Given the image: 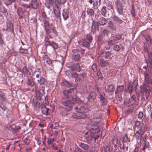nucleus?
Wrapping results in <instances>:
<instances>
[{
  "mask_svg": "<svg viewBox=\"0 0 152 152\" xmlns=\"http://www.w3.org/2000/svg\"><path fill=\"white\" fill-rule=\"evenodd\" d=\"M93 37L90 34H88L86 37V39L90 42L92 39Z\"/></svg>",
  "mask_w": 152,
  "mask_h": 152,
  "instance_id": "obj_60",
  "label": "nucleus"
},
{
  "mask_svg": "<svg viewBox=\"0 0 152 152\" xmlns=\"http://www.w3.org/2000/svg\"><path fill=\"white\" fill-rule=\"evenodd\" d=\"M100 64L102 67H104L107 65L109 63L108 61H105L104 59H101L100 60Z\"/></svg>",
  "mask_w": 152,
  "mask_h": 152,
  "instance_id": "obj_31",
  "label": "nucleus"
},
{
  "mask_svg": "<svg viewBox=\"0 0 152 152\" xmlns=\"http://www.w3.org/2000/svg\"><path fill=\"white\" fill-rule=\"evenodd\" d=\"M1 12L4 14H8L6 8L2 5V3L1 0H0V13ZM1 14L0 15V16H1Z\"/></svg>",
  "mask_w": 152,
  "mask_h": 152,
  "instance_id": "obj_22",
  "label": "nucleus"
},
{
  "mask_svg": "<svg viewBox=\"0 0 152 152\" xmlns=\"http://www.w3.org/2000/svg\"><path fill=\"white\" fill-rule=\"evenodd\" d=\"M20 53L26 54L28 53V51L26 49H24L21 47L20 49Z\"/></svg>",
  "mask_w": 152,
  "mask_h": 152,
  "instance_id": "obj_54",
  "label": "nucleus"
},
{
  "mask_svg": "<svg viewBox=\"0 0 152 152\" xmlns=\"http://www.w3.org/2000/svg\"><path fill=\"white\" fill-rule=\"evenodd\" d=\"M61 84L62 85H65L67 87H70L72 86V84L71 83H69L68 81L65 80H63Z\"/></svg>",
  "mask_w": 152,
  "mask_h": 152,
  "instance_id": "obj_35",
  "label": "nucleus"
},
{
  "mask_svg": "<svg viewBox=\"0 0 152 152\" xmlns=\"http://www.w3.org/2000/svg\"><path fill=\"white\" fill-rule=\"evenodd\" d=\"M112 18L114 21L116 22L117 23L119 24H121L124 22V21L119 19V18L116 16H114L112 17Z\"/></svg>",
  "mask_w": 152,
  "mask_h": 152,
  "instance_id": "obj_25",
  "label": "nucleus"
},
{
  "mask_svg": "<svg viewBox=\"0 0 152 152\" xmlns=\"http://www.w3.org/2000/svg\"><path fill=\"white\" fill-rule=\"evenodd\" d=\"M87 12L88 15L92 16L94 15V11L92 8H87Z\"/></svg>",
  "mask_w": 152,
  "mask_h": 152,
  "instance_id": "obj_32",
  "label": "nucleus"
},
{
  "mask_svg": "<svg viewBox=\"0 0 152 152\" xmlns=\"http://www.w3.org/2000/svg\"><path fill=\"white\" fill-rule=\"evenodd\" d=\"M45 87L43 86L40 87L39 94L41 96H43L45 94Z\"/></svg>",
  "mask_w": 152,
  "mask_h": 152,
  "instance_id": "obj_42",
  "label": "nucleus"
},
{
  "mask_svg": "<svg viewBox=\"0 0 152 152\" xmlns=\"http://www.w3.org/2000/svg\"><path fill=\"white\" fill-rule=\"evenodd\" d=\"M115 6L118 13L120 15L123 13V8L122 4L119 0H117L115 2Z\"/></svg>",
  "mask_w": 152,
  "mask_h": 152,
  "instance_id": "obj_4",
  "label": "nucleus"
},
{
  "mask_svg": "<svg viewBox=\"0 0 152 152\" xmlns=\"http://www.w3.org/2000/svg\"><path fill=\"white\" fill-rule=\"evenodd\" d=\"M123 141L122 142L123 144L120 145V148L124 150L125 148V144L124 143H127L128 142H130V138H129L127 134H124L123 136Z\"/></svg>",
  "mask_w": 152,
  "mask_h": 152,
  "instance_id": "obj_7",
  "label": "nucleus"
},
{
  "mask_svg": "<svg viewBox=\"0 0 152 152\" xmlns=\"http://www.w3.org/2000/svg\"><path fill=\"white\" fill-rule=\"evenodd\" d=\"M38 83L40 84V85L42 86L45 85L46 82V80L43 77L41 76L37 80Z\"/></svg>",
  "mask_w": 152,
  "mask_h": 152,
  "instance_id": "obj_28",
  "label": "nucleus"
},
{
  "mask_svg": "<svg viewBox=\"0 0 152 152\" xmlns=\"http://www.w3.org/2000/svg\"><path fill=\"white\" fill-rule=\"evenodd\" d=\"M99 98L100 99V102L102 104V105H107V101L105 97L102 95L101 94H99Z\"/></svg>",
  "mask_w": 152,
  "mask_h": 152,
  "instance_id": "obj_17",
  "label": "nucleus"
},
{
  "mask_svg": "<svg viewBox=\"0 0 152 152\" xmlns=\"http://www.w3.org/2000/svg\"><path fill=\"white\" fill-rule=\"evenodd\" d=\"M108 27L112 31H115L116 30V26L110 20L108 22Z\"/></svg>",
  "mask_w": 152,
  "mask_h": 152,
  "instance_id": "obj_26",
  "label": "nucleus"
},
{
  "mask_svg": "<svg viewBox=\"0 0 152 152\" xmlns=\"http://www.w3.org/2000/svg\"><path fill=\"white\" fill-rule=\"evenodd\" d=\"M138 86V80H134L133 82H130L129 83L127 86V89L130 94L132 93L133 90L134 88H135V89Z\"/></svg>",
  "mask_w": 152,
  "mask_h": 152,
  "instance_id": "obj_3",
  "label": "nucleus"
},
{
  "mask_svg": "<svg viewBox=\"0 0 152 152\" xmlns=\"http://www.w3.org/2000/svg\"><path fill=\"white\" fill-rule=\"evenodd\" d=\"M6 100L4 94L0 92V102H4Z\"/></svg>",
  "mask_w": 152,
  "mask_h": 152,
  "instance_id": "obj_39",
  "label": "nucleus"
},
{
  "mask_svg": "<svg viewBox=\"0 0 152 152\" xmlns=\"http://www.w3.org/2000/svg\"><path fill=\"white\" fill-rule=\"evenodd\" d=\"M62 16L65 20H66L69 18V11L68 10L64 9L63 10Z\"/></svg>",
  "mask_w": 152,
  "mask_h": 152,
  "instance_id": "obj_24",
  "label": "nucleus"
},
{
  "mask_svg": "<svg viewBox=\"0 0 152 152\" xmlns=\"http://www.w3.org/2000/svg\"><path fill=\"white\" fill-rule=\"evenodd\" d=\"M45 6L48 9H49L52 6L56 8L55 4V0H46Z\"/></svg>",
  "mask_w": 152,
  "mask_h": 152,
  "instance_id": "obj_14",
  "label": "nucleus"
},
{
  "mask_svg": "<svg viewBox=\"0 0 152 152\" xmlns=\"http://www.w3.org/2000/svg\"><path fill=\"white\" fill-rule=\"evenodd\" d=\"M143 116V113L142 112L140 111L137 114V117L139 119H141Z\"/></svg>",
  "mask_w": 152,
  "mask_h": 152,
  "instance_id": "obj_61",
  "label": "nucleus"
},
{
  "mask_svg": "<svg viewBox=\"0 0 152 152\" xmlns=\"http://www.w3.org/2000/svg\"><path fill=\"white\" fill-rule=\"evenodd\" d=\"M78 43L81 46L85 47L88 48L90 46V42L86 39H82L79 41Z\"/></svg>",
  "mask_w": 152,
  "mask_h": 152,
  "instance_id": "obj_9",
  "label": "nucleus"
},
{
  "mask_svg": "<svg viewBox=\"0 0 152 152\" xmlns=\"http://www.w3.org/2000/svg\"><path fill=\"white\" fill-rule=\"evenodd\" d=\"M76 70L78 72H80L81 70V68L80 66V65L78 64H77L74 65Z\"/></svg>",
  "mask_w": 152,
  "mask_h": 152,
  "instance_id": "obj_50",
  "label": "nucleus"
},
{
  "mask_svg": "<svg viewBox=\"0 0 152 152\" xmlns=\"http://www.w3.org/2000/svg\"><path fill=\"white\" fill-rule=\"evenodd\" d=\"M121 37L122 36L121 35L117 34L113 36L112 38L117 43L118 42L117 41L119 40Z\"/></svg>",
  "mask_w": 152,
  "mask_h": 152,
  "instance_id": "obj_38",
  "label": "nucleus"
},
{
  "mask_svg": "<svg viewBox=\"0 0 152 152\" xmlns=\"http://www.w3.org/2000/svg\"><path fill=\"white\" fill-rule=\"evenodd\" d=\"M80 146L82 148L85 150H88L89 148V146L88 145L82 142L80 144Z\"/></svg>",
  "mask_w": 152,
  "mask_h": 152,
  "instance_id": "obj_43",
  "label": "nucleus"
},
{
  "mask_svg": "<svg viewBox=\"0 0 152 152\" xmlns=\"http://www.w3.org/2000/svg\"><path fill=\"white\" fill-rule=\"evenodd\" d=\"M12 2L8 1V0H6L4 1V3L6 5V6H8L10 5Z\"/></svg>",
  "mask_w": 152,
  "mask_h": 152,
  "instance_id": "obj_63",
  "label": "nucleus"
},
{
  "mask_svg": "<svg viewBox=\"0 0 152 152\" xmlns=\"http://www.w3.org/2000/svg\"><path fill=\"white\" fill-rule=\"evenodd\" d=\"M110 144L107 143L106 147L103 146L100 148L101 152H110Z\"/></svg>",
  "mask_w": 152,
  "mask_h": 152,
  "instance_id": "obj_19",
  "label": "nucleus"
},
{
  "mask_svg": "<svg viewBox=\"0 0 152 152\" xmlns=\"http://www.w3.org/2000/svg\"><path fill=\"white\" fill-rule=\"evenodd\" d=\"M107 12L106 7L104 6L101 10V14L104 16H106V13Z\"/></svg>",
  "mask_w": 152,
  "mask_h": 152,
  "instance_id": "obj_37",
  "label": "nucleus"
},
{
  "mask_svg": "<svg viewBox=\"0 0 152 152\" xmlns=\"http://www.w3.org/2000/svg\"><path fill=\"white\" fill-rule=\"evenodd\" d=\"M109 34L110 31L107 29L104 30L102 32V34L104 36L106 35L107 36H108Z\"/></svg>",
  "mask_w": 152,
  "mask_h": 152,
  "instance_id": "obj_55",
  "label": "nucleus"
},
{
  "mask_svg": "<svg viewBox=\"0 0 152 152\" xmlns=\"http://www.w3.org/2000/svg\"><path fill=\"white\" fill-rule=\"evenodd\" d=\"M111 53L110 51H106L104 53V57L106 58H108L111 56Z\"/></svg>",
  "mask_w": 152,
  "mask_h": 152,
  "instance_id": "obj_51",
  "label": "nucleus"
},
{
  "mask_svg": "<svg viewBox=\"0 0 152 152\" xmlns=\"http://www.w3.org/2000/svg\"><path fill=\"white\" fill-rule=\"evenodd\" d=\"M114 86L113 85H110L107 88V90L110 92H113L115 90Z\"/></svg>",
  "mask_w": 152,
  "mask_h": 152,
  "instance_id": "obj_40",
  "label": "nucleus"
},
{
  "mask_svg": "<svg viewBox=\"0 0 152 152\" xmlns=\"http://www.w3.org/2000/svg\"><path fill=\"white\" fill-rule=\"evenodd\" d=\"M131 12L132 15V16L134 17L135 16L136 14L135 11L134 10V4H133L132 6V7L131 11Z\"/></svg>",
  "mask_w": 152,
  "mask_h": 152,
  "instance_id": "obj_56",
  "label": "nucleus"
},
{
  "mask_svg": "<svg viewBox=\"0 0 152 152\" xmlns=\"http://www.w3.org/2000/svg\"><path fill=\"white\" fill-rule=\"evenodd\" d=\"M81 151H82L81 149L80 148L77 147L74 150V152H81Z\"/></svg>",
  "mask_w": 152,
  "mask_h": 152,
  "instance_id": "obj_64",
  "label": "nucleus"
},
{
  "mask_svg": "<svg viewBox=\"0 0 152 152\" xmlns=\"http://www.w3.org/2000/svg\"><path fill=\"white\" fill-rule=\"evenodd\" d=\"M99 25L98 22L95 20L92 22V26L91 28V31L94 34V32L97 30L99 29Z\"/></svg>",
  "mask_w": 152,
  "mask_h": 152,
  "instance_id": "obj_13",
  "label": "nucleus"
},
{
  "mask_svg": "<svg viewBox=\"0 0 152 152\" xmlns=\"http://www.w3.org/2000/svg\"><path fill=\"white\" fill-rule=\"evenodd\" d=\"M144 82L142 86H141V90L146 94L152 92V85L150 86V84H152V79L149 78L148 73L145 72L144 73Z\"/></svg>",
  "mask_w": 152,
  "mask_h": 152,
  "instance_id": "obj_1",
  "label": "nucleus"
},
{
  "mask_svg": "<svg viewBox=\"0 0 152 152\" xmlns=\"http://www.w3.org/2000/svg\"><path fill=\"white\" fill-rule=\"evenodd\" d=\"M50 30L51 29L52 31H53V32L54 34L56 36V35H57V32H56V30L55 29V28L54 26H52V27L50 28Z\"/></svg>",
  "mask_w": 152,
  "mask_h": 152,
  "instance_id": "obj_59",
  "label": "nucleus"
},
{
  "mask_svg": "<svg viewBox=\"0 0 152 152\" xmlns=\"http://www.w3.org/2000/svg\"><path fill=\"white\" fill-rule=\"evenodd\" d=\"M63 94L65 96V97L67 99L69 98V94L68 90H64L63 92Z\"/></svg>",
  "mask_w": 152,
  "mask_h": 152,
  "instance_id": "obj_58",
  "label": "nucleus"
},
{
  "mask_svg": "<svg viewBox=\"0 0 152 152\" xmlns=\"http://www.w3.org/2000/svg\"><path fill=\"white\" fill-rule=\"evenodd\" d=\"M88 2L91 4H93V7L95 9H97V5L98 4V1H97L96 2L94 1V0H88Z\"/></svg>",
  "mask_w": 152,
  "mask_h": 152,
  "instance_id": "obj_36",
  "label": "nucleus"
},
{
  "mask_svg": "<svg viewBox=\"0 0 152 152\" xmlns=\"http://www.w3.org/2000/svg\"><path fill=\"white\" fill-rule=\"evenodd\" d=\"M118 140L117 138L113 139L112 140V144L113 145L114 147L116 148L117 146Z\"/></svg>",
  "mask_w": 152,
  "mask_h": 152,
  "instance_id": "obj_45",
  "label": "nucleus"
},
{
  "mask_svg": "<svg viewBox=\"0 0 152 152\" xmlns=\"http://www.w3.org/2000/svg\"><path fill=\"white\" fill-rule=\"evenodd\" d=\"M44 26L45 27L47 34L49 35L51 31L50 29V25L49 23L45 19L43 20Z\"/></svg>",
  "mask_w": 152,
  "mask_h": 152,
  "instance_id": "obj_12",
  "label": "nucleus"
},
{
  "mask_svg": "<svg viewBox=\"0 0 152 152\" xmlns=\"http://www.w3.org/2000/svg\"><path fill=\"white\" fill-rule=\"evenodd\" d=\"M130 100L133 103L135 102L136 101V96L134 95H132L130 99Z\"/></svg>",
  "mask_w": 152,
  "mask_h": 152,
  "instance_id": "obj_57",
  "label": "nucleus"
},
{
  "mask_svg": "<svg viewBox=\"0 0 152 152\" xmlns=\"http://www.w3.org/2000/svg\"><path fill=\"white\" fill-rule=\"evenodd\" d=\"M102 117V115L101 111H99L98 113H97L96 114H95L93 120L94 121L97 123L101 120Z\"/></svg>",
  "mask_w": 152,
  "mask_h": 152,
  "instance_id": "obj_11",
  "label": "nucleus"
},
{
  "mask_svg": "<svg viewBox=\"0 0 152 152\" xmlns=\"http://www.w3.org/2000/svg\"><path fill=\"white\" fill-rule=\"evenodd\" d=\"M75 109L76 111L78 113H85L88 111V109L87 108H86L84 107H76Z\"/></svg>",
  "mask_w": 152,
  "mask_h": 152,
  "instance_id": "obj_10",
  "label": "nucleus"
},
{
  "mask_svg": "<svg viewBox=\"0 0 152 152\" xmlns=\"http://www.w3.org/2000/svg\"><path fill=\"white\" fill-rule=\"evenodd\" d=\"M26 79L25 82L27 86L31 87H33L34 85V83L33 80L30 79L28 77H26Z\"/></svg>",
  "mask_w": 152,
  "mask_h": 152,
  "instance_id": "obj_18",
  "label": "nucleus"
},
{
  "mask_svg": "<svg viewBox=\"0 0 152 152\" xmlns=\"http://www.w3.org/2000/svg\"><path fill=\"white\" fill-rule=\"evenodd\" d=\"M88 126L89 128L90 131L89 132L90 133H96L99 132L100 131L97 124H90Z\"/></svg>",
  "mask_w": 152,
  "mask_h": 152,
  "instance_id": "obj_5",
  "label": "nucleus"
},
{
  "mask_svg": "<svg viewBox=\"0 0 152 152\" xmlns=\"http://www.w3.org/2000/svg\"><path fill=\"white\" fill-rule=\"evenodd\" d=\"M45 46H46L49 45L51 43L49 40V37H45Z\"/></svg>",
  "mask_w": 152,
  "mask_h": 152,
  "instance_id": "obj_47",
  "label": "nucleus"
},
{
  "mask_svg": "<svg viewBox=\"0 0 152 152\" xmlns=\"http://www.w3.org/2000/svg\"><path fill=\"white\" fill-rule=\"evenodd\" d=\"M66 0H55V4L56 8L59 9L61 6V4H64L66 2Z\"/></svg>",
  "mask_w": 152,
  "mask_h": 152,
  "instance_id": "obj_16",
  "label": "nucleus"
},
{
  "mask_svg": "<svg viewBox=\"0 0 152 152\" xmlns=\"http://www.w3.org/2000/svg\"><path fill=\"white\" fill-rule=\"evenodd\" d=\"M107 22V20L105 18L102 17L100 18L98 20V23L100 25L102 26L105 25Z\"/></svg>",
  "mask_w": 152,
  "mask_h": 152,
  "instance_id": "obj_27",
  "label": "nucleus"
},
{
  "mask_svg": "<svg viewBox=\"0 0 152 152\" xmlns=\"http://www.w3.org/2000/svg\"><path fill=\"white\" fill-rule=\"evenodd\" d=\"M113 49L116 52H118L120 50L121 48L119 45H116L113 47Z\"/></svg>",
  "mask_w": 152,
  "mask_h": 152,
  "instance_id": "obj_49",
  "label": "nucleus"
},
{
  "mask_svg": "<svg viewBox=\"0 0 152 152\" xmlns=\"http://www.w3.org/2000/svg\"><path fill=\"white\" fill-rule=\"evenodd\" d=\"M115 43H116L113 39L107 42L108 45L111 46H112Z\"/></svg>",
  "mask_w": 152,
  "mask_h": 152,
  "instance_id": "obj_53",
  "label": "nucleus"
},
{
  "mask_svg": "<svg viewBox=\"0 0 152 152\" xmlns=\"http://www.w3.org/2000/svg\"><path fill=\"white\" fill-rule=\"evenodd\" d=\"M17 13L19 16V18L20 19H22L23 17V12L22 9L20 7H18L17 8Z\"/></svg>",
  "mask_w": 152,
  "mask_h": 152,
  "instance_id": "obj_20",
  "label": "nucleus"
},
{
  "mask_svg": "<svg viewBox=\"0 0 152 152\" xmlns=\"http://www.w3.org/2000/svg\"><path fill=\"white\" fill-rule=\"evenodd\" d=\"M6 26L7 28L6 29H5L4 28H3V30L10 32L14 34L13 25L12 22L10 21H8L7 22Z\"/></svg>",
  "mask_w": 152,
  "mask_h": 152,
  "instance_id": "obj_6",
  "label": "nucleus"
},
{
  "mask_svg": "<svg viewBox=\"0 0 152 152\" xmlns=\"http://www.w3.org/2000/svg\"><path fill=\"white\" fill-rule=\"evenodd\" d=\"M73 59L77 61H79L80 59V55L79 54L75 55L72 57Z\"/></svg>",
  "mask_w": 152,
  "mask_h": 152,
  "instance_id": "obj_46",
  "label": "nucleus"
},
{
  "mask_svg": "<svg viewBox=\"0 0 152 152\" xmlns=\"http://www.w3.org/2000/svg\"><path fill=\"white\" fill-rule=\"evenodd\" d=\"M96 93L95 92H91L88 97V99L90 102L94 101L96 99Z\"/></svg>",
  "mask_w": 152,
  "mask_h": 152,
  "instance_id": "obj_15",
  "label": "nucleus"
},
{
  "mask_svg": "<svg viewBox=\"0 0 152 152\" xmlns=\"http://www.w3.org/2000/svg\"><path fill=\"white\" fill-rule=\"evenodd\" d=\"M124 89V86L123 85H120L117 86V90H115V93L116 94L117 92H120L122 91Z\"/></svg>",
  "mask_w": 152,
  "mask_h": 152,
  "instance_id": "obj_41",
  "label": "nucleus"
},
{
  "mask_svg": "<svg viewBox=\"0 0 152 152\" xmlns=\"http://www.w3.org/2000/svg\"><path fill=\"white\" fill-rule=\"evenodd\" d=\"M87 117V115L84 114H80L77 113H74L71 116V117L74 119H84Z\"/></svg>",
  "mask_w": 152,
  "mask_h": 152,
  "instance_id": "obj_8",
  "label": "nucleus"
},
{
  "mask_svg": "<svg viewBox=\"0 0 152 152\" xmlns=\"http://www.w3.org/2000/svg\"><path fill=\"white\" fill-rule=\"evenodd\" d=\"M22 72L23 74L26 75H30L31 73L29 72L28 70L27 69L26 66H24L22 70Z\"/></svg>",
  "mask_w": 152,
  "mask_h": 152,
  "instance_id": "obj_33",
  "label": "nucleus"
},
{
  "mask_svg": "<svg viewBox=\"0 0 152 152\" xmlns=\"http://www.w3.org/2000/svg\"><path fill=\"white\" fill-rule=\"evenodd\" d=\"M91 135L88 137H86V140L88 141H94V134L91 133Z\"/></svg>",
  "mask_w": 152,
  "mask_h": 152,
  "instance_id": "obj_48",
  "label": "nucleus"
},
{
  "mask_svg": "<svg viewBox=\"0 0 152 152\" xmlns=\"http://www.w3.org/2000/svg\"><path fill=\"white\" fill-rule=\"evenodd\" d=\"M31 7L34 9H37L38 6L37 0H32L30 4Z\"/></svg>",
  "mask_w": 152,
  "mask_h": 152,
  "instance_id": "obj_21",
  "label": "nucleus"
},
{
  "mask_svg": "<svg viewBox=\"0 0 152 152\" xmlns=\"http://www.w3.org/2000/svg\"><path fill=\"white\" fill-rule=\"evenodd\" d=\"M141 123L138 121H135L134 126H133L134 129L136 127L139 128L140 126Z\"/></svg>",
  "mask_w": 152,
  "mask_h": 152,
  "instance_id": "obj_52",
  "label": "nucleus"
},
{
  "mask_svg": "<svg viewBox=\"0 0 152 152\" xmlns=\"http://www.w3.org/2000/svg\"><path fill=\"white\" fill-rule=\"evenodd\" d=\"M41 111L43 114L45 115H47L48 114V111L49 109L46 107L45 105H42L41 108Z\"/></svg>",
  "mask_w": 152,
  "mask_h": 152,
  "instance_id": "obj_29",
  "label": "nucleus"
},
{
  "mask_svg": "<svg viewBox=\"0 0 152 152\" xmlns=\"http://www.w3.org/2000/svg\"><path fill=\"white\" fill-rule=\"evenodd\" d=\"M143 133H140L139 131L137 130L136 131L135 134V135L136 137V138L137 140H138L140 137H142Z\"/></svg>",
  "mask_w": 152,
  "mask_h": 152,
  "instance_id": "obj_34",
  "label": "nucleus"
},
{
  "mask_svg": "<svg viewBox=\"0 0 152 152\" xmlns=\"http://www.w3.org/2000/svg\"><path fill=\"white\" fill-rule=\"evenodd\" d=\"M146 138L142 139L141 141L142 145L143 146L142 148L143 150H144L145 148H148L149 146V143L145 141Z\"/></svg>",
  "mask_w": 152,
  "mask_h": 152,
  "instance_id": "obj_23",
  "label": "nucleus"
},
{
  "mask_svg": "<svg viewBox=\"0 0 152 152\" xmlns=\"http://www.w3.org/2000/svg\"><path fill=\"white\" fill-rule=\"evenodd\" d=\"M61 103L64 105V107H60L64 109L66 111H69L72 110V103L69 100L64 101L63 99H62Z\"/></svg>",
  "mask_w": 152,
  "mask_h": 152,
  "instance_id": "obj_2",
  "label": "nucleus"
},
{
  "mask_svg": "<svg viewBox=\"0 0 152 152\" xmlns=\"http://www.w3.org/2000/svg\"><path fill=\"white\" fill-rule=\"evenodd\" d=\"M53 11H54V13L55 14V15L56 17L58 18H60V20H61V18H60L61 17V14L60 12L59 9H57V10L53 9Z\"/></svg>",
  "mask_w": 152,
  "mask_h": 152,
  "instance_id": "obj_30",
  "label": "nucleus"
},
{
  "mask_svg": "<svg viewBox=\"0 0 152 152\" xmlns=\"http://www.w3.org/2000/svg\"><path fill=\"white\" fill-rule=\"evenodd\" d=\"M4 102H0V107L3 110H6L7 108L4 104Z\"/></svg>",
  "mask_w": 152,
  "mask_h": 152,
  "instance_id": "obj_62",
  "label": "nucleus"
},
{
  "mask_svg": "<svg viewBox=\"0 0 152 152\" xmlns=\"http://www.w3.org/2000/svg\"><path fill=\"white\" fill-rule=\"evenodd\" d=\"M49 46H51L54 49H57L58 47V44L54 42H51Z\"/></svg>",
  "mask_w": 152,
  "mask_h": 152,
  "instance_id": "obj_44",
  "label": "nucleus"
}]
</instances>
